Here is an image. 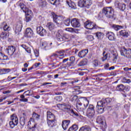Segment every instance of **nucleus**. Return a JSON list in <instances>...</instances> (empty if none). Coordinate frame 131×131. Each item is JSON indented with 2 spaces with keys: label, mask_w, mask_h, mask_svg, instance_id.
Segmentation results:
<instances>
[{
  "label": "nucleus",
  "mask_w": 131,
  "mask_h": 131,
  "mask_svg": "<svg viewBox=\"0 0 131 131\" xmlns=\"http://www.w3.org/2000/svg\"><path fill=\"white\" fill-rule=\"evenodd\" d=\"M11 121L9 122V125L11 128H14L15 126L18 125L19 122L18 117L16 114H13L10 117Z\"/></svg>",
  "instance_id": "nucleus-5"
},
{
  "label": "nucleus",
  "mask_w": 131,
  "mask_h": 131,
  "mask_svg": "<svg viewBox=\"0 0 131 131\" xmlns=\"http://www.w3.org/2000/svg\"><path fill=\"white\" fill-rule=\"evenodd\" d=\"M103 57L101 58V60L102 62H104V61H106L107 59L108 58H110V53H106V51H103Z\"/></svg>",
  "instance_id": "nucleus-27"
},
{
  "label": "nucleus",
  "mask_w": 131,
  "mask_h": 131,
  "mask_svg": "<svg viewBox=\"0 0 131 131\" xmlns=\"http://www.w3.org/2000/svg\"><path fill=\"white\" fill-rule=\"evenodd\" d=\"M19 101H20L21 102H28V99L27 98H24L20 99Z\"/></svg>",
  "instance_id": "nucleus-60"
},
{
  "label": "nucleus",
  "mask_w": 131,
  "mask_h": 131,
  "mask_svg": "<svg viewBox=\"0 0 131 131\" xmlns=\"http://www.w3.org/2000/svg\"><path fill=\"white\" fill-rule=\"evenodd\" d=\"M47 5V2L45 1H40L39 2V6L40 7H41V8H43V7H46V6Z\"/></svg>",
  "instance_id": "nucleus-44"
},
{
  "label": "nucleus",
  "mask_w": 131,
  "mask_h": 131,
  "mask_svg": "<svg viewBox=\"0 0 131 131\" xmlns=\"http://www.w3.org/2000/svg\"><path fill=\"white\" fill-rule=\"evenodd\" d=\"M47 123L49 127H53V126H55V120L47 121Z\"/></svg>",
  "instance_id": "nucleus-41"
},
{
  "label": "nucleus",
  "mask_w": 131,
  "mask_h": 131,
  "mask_svg": "<svg viewBox=\"0 0 131 131\" xmlns=\"http://www.w3.org/2000/svg\"><path fill=\"white\" fill-rule=\"evenodd\" d=\"M91 5L92 2L91 0H79L78 3V6L80 8L85 7V8H87V9H89Z\"/></svg>",
  "instance_id": "nucleus-9"
},
{
  "label": "nucleus",
  "mask_w": 131,
  "mask_h": 131,
  "mask_svg": "<svg viewBox=\"0 0 131 131\" xmlns=\"http://www.w3.org/2000/svg\"><path fill=\"white\" fill-rule=\"evenodd\" d=\"M22 27H23V25L22 24V22L19 21L17 23L16 26L15 27V33H19V32H21L22 30Z\"/></svg>",
  "instance_id": "nucleus-19"
},
{
  "label": "nucleus",
  "mask_w": 131,
  "mask_h": 131,
  "mask_svg": "<svg viewBox=\"0 0 131 131\" xmlns=\"http://www.w3.org/2000/svg\"><path fill=\"white\" fill-rule=\"evenodd\" d=\"M130 49H126L125 48H122L120 50V54L121 56H123L126 58H128V59L131 58V55H130Z\"/></svg>",
  "instance_id": "nucleus-12"
},
{
  "label": "nucleus",
  "mask_w": 131,
  "mask_h": 131,
  "mask_svg": "<svg viewBox=\"0 0 131 131\" xmlns=\"http://www.w3.org/2000/svg\"><path fill=\"white\" fill-rule=\"evenodd\" d=\"M112 28H113V29H115L116 31H118V30L120 29H122V28H123V27L121 26L116 25H113L112 26Z\"/></svg>",
  "instance_id": "nucleus-37"
},
{
  "label": "nucleus",
  "mask_w": 131,
  "mask_h": 131,
  "mask_svg": "<svg viewBox=\"0 0 131 131\" xmlns=\"http://www.w3.org/2000/svg\"><path fill=\"white\" fill-rule=\"evenodd\" d=\"M9 36V33L6 32H3L0 34V38L6 39Z\"/></svg>",
  "instance_id": "nucleus-32"
},
{
  "label": "nucleus",
  "mask_w": 131,
  "mask_h": 131,
  "mask_svg": "<svg viewBox=\"0 0 131 131\" xmlns=\"http://www.w3.org/2000/svg\"><path fill=\"white\" fill-rule=\"evenodd\" d=\"M0 71L3 72L2 74H8V73L11 72V69H2Z\"/></svg>",
  "instance_id": "nucleus-40"
},
{
  "label": "nucleus",
  "mask_w": 131,
  "mask_h": 131,
  "mask_svg": "<svg viewBox=\"0 0 131 131\" xmlns=\"http://www.w3.org/2000/svg\"><path fill=\"white\" fill-rule=\"evenodd\" d=\"M37 33L40 35V36H45L47 34V30H46L42 27L39 26L37 28Z\"/></svg>",
  "instance_id": "nucleus-14"
},
{
  "label": "nucleus",
  "mask_w": 131,
  "mask_h": 131,
  "mask_svg": "<svg viewBox=\"0 0 131 131\" xmlns=\"http://www.w3.org/2000/svg\"><path fill=\"white\" fill-rule=\"evenodd\" d=\"M79 66H84V65H85V63H84V61H82L79 63Z\"/></svg>",
  "instance_id": "nucleus-59"
},
{
  "label": "nucleus",
  "mask_w": 131,
  "mask_h": 131,
  "mask_svg": "<svg viewBox=\"0 0 131 131\" xmlns=\"http://www.w3.org/2000/svg\"><path fill=\"white\" fill-rule=\"evenodd\" d=\"M77 129H78V126L77 125H73L69 128L68 131H76Z\"/></svg>",
  "instance_id": "nucleus-39"
},
{
  "label": "nucleus",
  "mask_w": 131,
  "mask_h": 131,
  "mask_svg": "<svg viewBox=\"0 0 131 131\" xmlns=\"http://www.w3.org/2000/svg\"><path fill=\"white\" fill-rule=\"evenodd\" d=\"M20 46L22 47V48L25 50H26V48H27V46L26 45H21Z\"/></svg>",
  "instance_id": "nucleus-61"
},
{
  "label": "nucleus",
  "mask_w": 131,
  "mask_h": 131,
  "mask_svg": "<svg viewBox=\"0 0 131 131\" xmlns=\"http://www.w3.org/2000/svg\"><path fill=\"white\" fill-rule=\"evenodd\" d=\"M112 60L113 61V63H116L118 59L117 57L118 56V54L116 51L114 52V51H113L112 52Z\"/></svg>",
  "instance_id": "nucleus-22"
},
{
  "label": "nucleus",
  "mask_w": 131,
  "mask_h": 131,
  "mask_svg": "<svg viewBox=\"0 0 131 131\" xmlns=\"http://www.w3.org/2000/svg\"><path fill=\"white\" fill-rule=\"evenodd\" d=\"M109 63H106L104 65V68L105 69H107V68H108L109 67Z\"/></svg>",
  "instance_id": "nucleus-63"
},
{
  "label": "nucleus",
  "mask_w": 131,
  "mask_h": 131,
  "mask_svg": "<svg viewBox=\"0 0 131 131\" xmlns=\"http://www.w3.org/2000/svg\"><path fill=\"white\" fill-rule=\"evenodd\" d=\"M49 3H50L51 5H55L57 4V0H49Z\"/></svg>",
  "instance_id": "nucleus-54"
},
{
  "label": "nucleus",
  "mask_w": 131,
  "mask_h": 131,
  "mask_svg": "<svg viewBox=\"0 0 131 131\" xmlns=\"http://www.w3.org/2000/svg\"><path fill=\"white\" fill-rule=\"evenodd\" d=\"M16 51V48L14 46H9L7 49V53L9 56H13L14 55V53Z\"/></svg>",
  "instance_id": "nucleus-18"
},
{
  "label": "nucleus",
  "mask_w": 131,
  "mask_h": 131,
  "mask_svg": "<svg viewBox=\"0 0 131 131\" xmlns=\"http://www.w3.org/2000/svg\"><path fill=\"white\" fill-rule=\"evenodd\" d=\"M33 119H30L28 124V130L27 131H35L36 129V126L37 124L35 122H33Z\"/></svg>",
  "instance_id": "nucleus-11"
},
{
  "label": "nucleus",
  "mask_w": 131,
  "mask_h": 131,
  "mask_svg": "<svg viewBox=\"0 0 131 131\" xmlns=\"http://www.w3.org/2000/svg\"><path fill=\"white\" fill-rule=\"evenodd\" d=\"M98 106H97V108H98V110L97 111V112L99 114H102V113H103V112H104V108H102L101 107H103V106H100L97 105Z\"/></svg>",
  "instance_id": "nucleus-45"
},
{
  "label": "nucleus",
  "mask_w": 131,
  "mask_h": 131,
  "mask_svg": "<svg viewBox=\"0 0 131 131\" xmlns=\"http://www.w3.org/2000/svg\"><path fill=\"white\" fill-rule=\"evenodd\" d=\"M86 116L91 119L95 117V106L90 104L87 109Z\"/></svg>",
  "instance_id": "nucleus-8"
},
{
  "label": "nucleus",
  "mask_w": 131,
  "mask_h": 131,
  "mask_svg": "<svg viewBox=\"0 0 131 131\" xmlns=\"http://www.w3.org/2000/svg\"><path fill=\"white\" fill-rule=\"evenodd\" d=\"M84 27L87 29H90V30L94 29V28H97V26L96 24H95L94 23H93L90 20H88L85 23Z\"/></svg>",
  "instance_id": "nucleus-13"
},
{
  "label": "nucleus",
  "mask_w": 131,
  "mask_h": 131,
  "mask_svg": "<svg viewBox=\"0 0 131 131\" xmlns=\"http://www.w3.org/2000/svg\"><path fill=\"white\" fill-rule=\"evenodd\" d=\"M73 93H74V94L75 95H79V94H81V91L79 90H75L73 92Z\"/></svg>",
  "instance_id": "nucleus-53"
},
{
  "label": "nucleus",
  "mask_w": 131,
  "mask_h": 131,
  "mask_svg": "<svg viewBox=\"0 0 131 131\" xmlns=\"http://www.w3.org/2000/svg\"><path fill=\"white\" fill-rule=\"evenodd\" d=\"M102 14L108 19H115V14H114V9L112 7H104L102 10Z\"/></svg>",
  "instance_id": "nucleus-2"
},
{
  "label": "nucleus",
  "mask_w": 131,
  "mask_h": 131,
  "mask_svg": "<svg viewBox=\"0 0 131 131\" xmlns=\"http://www.w3.org/2000/svg\"><path fill=\"white\" fill-rule=\"evenodd\" d=\"M67 5L69 6L71 9H76V4L74 3V2H72V1H66Z\"/></svg>",
  "instance_id": "nucleus-26"
},
{
  "label": "nucleus",
  "mask_w": 131,
  "mask_h": 131,
  "mask_svg": "<svg viewBox=\"0 0 131 131\" xmlns=\"http://www.w3.org/2000/svg\"><path fill=\"white\" fill-rule=\"evenodd\" d=\"M87 39H88V40H90V41H93V40L95 39V38H94V36L91 35L87 36Z\"/></svg>",
  "instance_id": "nucleus-48"
},
{
  "label": "nucleus",
  "mask_w": 131,
  "mask_h": 131,
  "mask_svg": "<svg viewBox=\"0 0 131 131\" xmlns=\"http://www.w3.org/2000/svg\"><path fill=\"white\" fill-rule=\"evenodd\" d=\"M119 35L120 36H123V37H128V32L125 30H121L119 32Z\"/></svg>",
  "instance_id": "nucleus-29"
},
{
  "label": "nucleus",
  "mask_w": 131,
  "mask_h": 131,
  "mask_svg": "<svg viewBox=\"0 0 131 131\" xmlns=\"http://www.w3.org/2000/svg\"><path fill=\"white\" fill-rule=\"evenodd\" d=\"M56 37L58 41H64L66 40L74 38V36L69 35V34H63V35H61L60 33H58L56 35Z\"/></svg>",
  "instance_id": "nucleus-4"
},
{
  "label": "nucleus",
  "mask_w": 131,
  "mask_h": 131,
  "mask_svg": "<svg viewBox=\"0 0 131 131\" xmlns=\"http://www.w3.org/2000/svg\"><path fill=\"white\" fill-rule=\"evenodd\" d=\"M64 24L67 26H69L70 25V18L67 19L64 21Z\"/></svg>",
  "instance_id": "nucleus-51"
},
{
  "label": "nucleus",
  "mask_w": 131,
  "mask_h": 131,
  "mask_svg": "<svg viewBox=\"0 0 131 131\" xmlns=\"http://www.w3.org/2000/svg\"><path fill=\"white\" fill-rule=\"evenodd\" d=\"M77 52H78V50L77 49H73V53L75 55L77 54Z\"/></svg>",
  "instance_id": "nucleus-58"
},
{
  "label": "nucleus",
  "mask_w": 131,
  "mask_h": 131,
  "mask_svg": "<svg viewBox=\"0 0 131 131\" xmlns=\"http://www.w3.org/2000/svg\"><path fill=\"white\" fill-rule=\"evenodd\" d=\"M122 82L124 83H130L131 81L129 79H126V78L124 77L122 80Z\"/></svg>",
  "instance_id": "nucleus-46"
},
{
  "label": "nucleus",
  "mask_w": 131,
  "mask_h": 131,
  "mask_svg": "<svg viewBox=\"0 0 131 131\" xmlns=\"http://www.w3.org/2000/svg\"><path fill=\"white\" fill-rule=\"evenodd\" d=\"M96 122L97 123H99L100 125V129H102L103 131L106 130L107 124H106V121L104 117L98 116L97 118Z\"/></svg>",
  "instance_id": "nucleus-3"
},
{
  "label": "nucleus",
  "mask_w": 131,
  "mask_h": 131,
  "mask_svg": "<svg viewBox=\"0 0 131 131\" xmlns=\"http://www.w3.org/2000/svg\"><path fill=\"white\" fill-rule=\"evenodd\" d=\"M93 65L94 67H98L99 66V61L97 59H95L93 61Z\"/></svg>",
  "instance_id": "nucleus-49"
},
{
  "label": "nucleus",
  "mask_w": 131,
  "mask_h": 131,
  "mask_svg": "<svg viewBox=\"0 0 131 131\" xmlns=\"http://www.w3.org/2000/svg\"><path fill=\"white\" fill-rule=\"evenodd\" d=\"M98 39H102L104 36V33L102 32H97L94 34Z\"/></svg>",
  "instance_id": "nucleus-33"
},
{
  "label": "nucleus",
  "mask_w": 131,
  "mask_h": 131,
  "mask_svg": "<svg viewBox=\"0 0 131 131\" xmlns=\"http://www.w3.org/2000/svg\"><path fill=\"white\" fill-rule=\"evenodd\" d=\"M40 118V115L36 114L35 112H33L32 114V117L30 118V119H33V122H34V120H38Z\"/></svg>",
  "instance_id": "nucleus-28"
},
{
  "label": "nucleus",
  "mask_w": 131,
  "mask_h": 131,
  "mask_svg": "<svg viewBox=\"0 0 131 131\" xmlns=\"http://www.w3.org/2000/svg\"><path fill=\"white\" fill-rule=\"evenodd\" d=\"M1 29H3L4 31H9L11 30L10 26H8V24L6 22L2 23L0 25Z\"/></svg>",
  "instance_id": "nucleus-20"
},
{
  "label": "nucleus",
  "mask_w": 131,
  "mask_h": 131,
  "mask_svg": "<svg viewBox=\"0 0 131 131\" xmlns=\"http://www.w3.org/2000/svg\"><path fill=\"white\" fill-rule=\"evenodd\" d=\"M89 101L86 97H80L76 103V107L78 111L85 110L89 106Z\"/></svg>",
  "instance_id": "nucleus-1"
},
{
  "label": "nucleus",
  "mask_w": 131,
  "mask_h": 131,
  "mask_svg": "<svg viewBox=\"0 0 131 131\" xmlns=\"http://www.w3.org/2000/svg\"><path fill=\"white\" fill-rule=\"evenodd\" d=\"M71 102H77V103L79 100V99H78V96L76 95H72L70 99Z\"/></svg>",
  "instance_id": "nucleus-36"
},
{
  "label": "nucleus",
  "mask_w": 131,
  "mask_h": 131,
  "mask_svg": "<svg viewBox=\"0 0 131 131\" xmlns=\"http://www.w3.org/2000/svg\"><path fill=\"white\" fill-rule=\"evenodd\" d=\"M34 53L36 58H38V57H39V52L38 51V50H34Z\"/></svg>",
  "instance_id": "nucleus-50"
},
{
  "label": "nucleus",
  "mask_w": 131,
  "mask_h": 131,
  "mask_svg": "<svg viewBox=\"0 0 131 131\" xmlns=\"http://www.w3.org/2000/svg\"><path fill=\"white\" fill-rule=\"evenodd\" d=\"M124 89H125V87H124L123 84H120L117 85L116 90L118 92H122V91L124 90Z\"/></svg>",
  "instance_id": "nucleus-35"
},
{
  "label": "nucleus",
  "mask_w": 131,
  "mask_h": 131,
  "mask_svg": "<svg viewBox=\"0 0 131 131\" xmlns=\"http://www.w3.org/2000/svg\"><path fill=\"white\" fill-rule=\"evenodd\" d=\"M33 36V31L31 28H28L26 29L25 33V36L26 37H32Z\"/></svg>",
  "instance_id": "nucleus-15"
},
{
  "label": "nucleus",
  "mask_w": 131,
  "mask_h": 131,
  "mask_svg": "<svg viewBox=\"0 0 131 131\" xmlns=\"http://www.w3.org/2000/svg\"><path fill=\"white\" fill-rule=\"evenodd\" d=\"M126 8V6L125 4H120V6L119 7V9L121 11H125Z\"/></svg>",
  "instance_id": "nucleus-47"
},
{
  "label": "nucleus",
  "mask_w": 131,
  "mask_h": 131,
  "mask_svg": "<svg viewBox=\"0 0 131 131\" xmlns=\"http://www.w3.org/2000/svg\"><path fill=\"white\" fill-rule=\"evenodd\" d=\"M113 101V98H107L102 99L101 101L97 102V106L99 107H106L108 104H110Z\"/></svg>",
  "instance_id": "nucleus-7"
},
{
  "label": "nucleus",
  "mask_w": 131,
  "mask_h": 131,
  "mask_svg": "<svg viewBox=\"0 0 131 131\" xmlns=\"http://www.w3.org/2000/svg\"><path fill=\"white\" fill-rule=\"evenodd\" d=\"M25 50L28 53V54H30L31 53V49L28 47L26 48Z\"/></svg>",
  "instance_id": "nucleus-56"
},
{
  "label": "nucleus",
  "mask_w": 131,
  "mask_h": 131,
  "mask_svg": "<svg viewBox=\"0 0 131 131\" xmlns=\"http://www.w3.org/2000/svg\"><path fill=\"white\" fill-rule=\"evenodd\" d=\"M66 30L67 31H68L69 32H74V29L72 28H66Z\"/></svg>",
  "instance_id": "nucleus-52"
},
{
  "label": "nucleus",
  "mask_w": 131,
  "mask_h": 131,
  "mask_svg": "<svg viewBox=\"0 0 131 131\" xmlns=\"http://www.w3.org/2000/svg\"><path fill=\"white\" fill-rule=\"evenodd\" d=\"M70 61L72 62V63H73L75 61V57L74 56H72L70 58Z\"/></svg>",
  "instance_id": "nucleus-57"
},
{
  "label": "nucleus",
  "mask_w": 131,
  "mask_h": 131,
  "mask_svg": "<svg viewBox=\"0 0 131 131\" xmlns=\"http://www.w3.org/2000/svg\"><path fill=\"white\" fill-rule=\"evenodd\" d=\"M47 121L50 120H55V115L51 112H47Z\"/></svg>",
  "instance_id": "nucleus-25"
},
{
  "label": "nucleus",
  "mask_w": 131,
  "mask_h": 131,
  "mask_svg": "<svg viewBox=\"0 0 131 131\" xmlns=\"http://www.w3.org/2000/svg\"><path fill=\"white\" fill-rule=\"evenodd\" d=\"M70 124V120H64L62 122V127L64 130H66L68 128V126Z\"/></svg>",
  "instance_id": "nucleus-24"
},
{
  "label": "nucleus",
  "mask_w": 131,
  "mask_h": 131,
  "mask_svg": "<svg viewBox=\"0 0 131 131\" xmlns=\"http://www.w3.org/2000/svg\"><path fill=\"white\" fill-rule=\"evenodd\" d=\"M71 25L73 27L75 28H78L80 27V23H79V21L76 18H73L72 19L71 21Z\"/></svg>",
  "instance_id": "nucleus-16"
},
{
  "label": "nucleus",
  "mask_w": 131,
  "mask_h": 131,
  "mask_svg": "<svg viewBox=\"0 0 131 131\" xmlns=\"http://www.w3.org/2000/svg\"><path fill=\"white\" fill-rule=\"evenodd\" d=\"M88 53H89V50L88 49L82 50L79 52L78 57L80 58H84V57L88 54Z\"/></svg>",
  "instance_id": "nucleus-23"
},
{
  "label": "nucleus",
  "mask_w": 131,
  "mask_h": 131,
  "mask_svg": "<svg viewBox=\"0 0 131 131\" xmlns=\"http://www.w3.org/2000/svg\"><path fill=\"white\" fill-rule=\"evenodd\" d=\"M106 36L108 38L109 40L112 41L116 40V37H115V34L112 32H108L106 33Z\"/></svg>",
  "instance_id": "nucleus-17"
},
{
  "label": "nucleus",
  "mask_w": 131,
  "mask_h": 131,
  "mask_svg": "<svg viewBox=\"0 0 131 131\" xmlns=\"http://www.w3.org/2000/svg\"><path fill=\"white\" fill-rule=\"evenodd\" d=\"M6 99H7V97H4L3 98V97L1 98V99H0V103H2V102H3L4 101V100H6Z\"/></svg>",
  "instance_id": "nucleus-62"
},
{
  "label": "nucleus",
  "mask_w": 131,
  "mask_h": 131,
  "mask_svg": "<svg viewBox=\"0 0 131 131\" xmlns=\"http://www.w3.org/2000/svg\"><path fill=\"white\" fill-rule=\"evenodd\" d=\"M51 14L53 16V19L54 23H56L57 26H59V25H62V23H63V20H64V18L61 16L57 15L54 12H52Z\"/></svg>",
  "instance_id": "nucleus-6"
},
{
  "label": "nucleus",
  "mask_w": 131,
  "mask_h": 131,
  "mask_svg": "<svg viewBox=\"0 0 131 131\" xmlns=\"http://www.w3.org/2000/svg\"><path fill=\"white\" fill-rule=\"evenodd\" d=\"M0 60L1 61H7L9 60V57L0 51Z\"/></svg>",
  "instance_id": "nucleus-30"
},
{
  "label": "nucleus",
  "mask_w": 131,
  "mask_h": 131,
  "mask_svg": "<svg viewBox=\"0 0 131 131\" xmlns=\"http://www.w3.org/2000/svg\"><path fill=\"white\" fill-rule=\"evenodd\" d=\"M48 28L50 30H53L55 28V24L53 23H49L48 24Z\"/></svg>",
  "instance_id": "nucleus-43"
},
{
  "label": "nucleus",
  "mask_w": 131,
  "mask_h": 131,
  "mask_svg": "<svg viewBox=\"0 0 131 131\" xmlns=\"http://www.w3.org/2000/svg\"><path fill=\"white\" fill-rule=\"evenodd\" d=\"M39 65H40V62L36 63L34 64V66H35V67H38V66H39Z\"/></svg>",
  "instance_id": "nucleus-64"
},
{
  "label": "nucleus",
  "mask_w": 131,
  "mask_h": 131,
  "mask_svg": "<svg viewBox=\"0 0 131 131\" xmlns=\"http://www.w3.org/2000/svg\"><path fill=\"white\" fill-rule=\"evenodd\" d=\"M19 6L20 9L23 10V12H24L26 14L27 13H30V12H31V11L28 10V8H26V6H25V5H24V4L20 3L19 4Z\"/></svg>",
  "instance_id": "nucleus-21"
},
{
  "label": "nucleus",
  "mask_w": 131,
  "mask_h": 131,
  "mask_svg": "<svg viewBox=\"0 0 131 131\" xmlns=\"http://www.w3.org/2000/svg\"><path fill=\"white\" fill-rule=\"evenodd\" d=\"M92 129L90 127V126L85 125L81 127L79 131H91Z\"/></svg>",
  "instance_id": "nucleus-31"
},
{
  "label": "nucleus",
  "mask_w": 131,
  "mask_h": 131,
  "mask_svg": "<svg viewBox=\"0 0 131 131\" xmlns=\"http://www.w3.org/2000/svg\"><path fill=\"white\" fill-rule=\"evenodd\" d=\"M40 46L42 49L43 50H47V48H48V42H41Z\"/></svg>",
  "instance_id": "nucleus-38"
},
{
  "label": "nucleus",
  "mask_w": 131,
  "mask_h": 131,
  "mask_svg": "<svg viewBox=\"0 0 131 131\" xmlns=\"http://www.w3.org/2000/svg\"><path fill=\"white\" fill-rule=\"evenodd\" d=\"M19 123L21 126V128H23L24 125H25V118H20Z\"/></svg>",
  "instance_id": "nucleus-42"
},
{
  "label": "nucleus",
  "mask_w": 131,
  "mask_h": 131,
  "mask_svg": "<svg viewBox=\"0 0 131 131\" xmlns=\"http://www.w3.org/2000/svg\"><path fill=\"white\" fill-rule=\"evenodd\" d=\"M29 13L30 12H27L26 13V16L24 19L25 21L27 23L30 22V21H31V19H32V17L29 15Z\"/></svg>",
  "instance_id": "nucleus-34"
},
{
  "label": "nucleus",
  "mask_w": 131,
  "mask_h": 131,
  "mask_svg": "<svg viewBox=\"0 0 131 131\" xmlns=\"http://www.w3.org/2000/svg\"><path fill=\"white\" fill-rule=\"evenodd\" d=\"M122 4H120L119 2H116L115 3V6H116L117 7V8H120V5H121Z\"/></svg>",
  "instance_id": "nucleus-55"
},
{
  "label": "nucleus",
  "mask_w": 131,
  "mask_h": 131,
  "mask_svg": "<svg viewBox=\"0 0 131 131\" xmlns=\"http://www.w3.org/2000/svg\"><path fill=\"white\" fill-rule=\"evenodd\" d=\"M57 107L63 110L66 112L68 113H71L73 112V110H71V106L69 104H57Z\"/></svg>",
  "instance_id": "nucleus-10"
}]
</instances>
